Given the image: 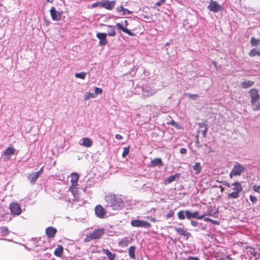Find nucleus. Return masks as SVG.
<instances>
[{"label": "nucleus", "mask_w": 260, "mask_h": 260, "mask_svg": "<svg viewBox=\"0 0 260 260\" xmlns=\"http://www.w3.org/2000/svg\"><path fill=\"white\" fill-rule=\"evenodd\" d=\"M107 207L112 208L113 210L121 209L123 206V202L120 196L114 194H108L105 198Z\"/></svg>", "instance_id": "f257e3e1"}, {"label": "nucleus", "mask_w": 260, "mask_h": 260, "mask_svg": "<svg viewBox=\"0 0 260 260\" xmlns=\"http://www.w3.org/2000/svg\"><path fill=\"white\" fill-rule=\"evenodd\" d=\"M246 168L239 163L234 165L233 169L230 173V177L232 178L233 176H240L245 172Z\"/></svg>", "instance_id": "f03ea898"}, {"label": "nucleus", "mask_w": 260, "mask_h": 260, "mask_svg": "<svg viewBox=\"0 0 260 260\" xmlns=\"http://www.w3.org/2000/svg\"><path fill=\"white\" fill-rule=\"evenodd\" d=\"M233 185H237V187L236 188V191L229 193L228 197L229 199H237L239 197V193L242 190L243 188L240 183L238 182L233 183Z\"/></svg>", "instance_id": "7ed1b4c3"}, {"label": "nucleus", "mask_w": 260, "mask_h": 260, "mask_svg": "<svg viewBox=\"0 0 260 260\" xmlns=\"http://www.w3.org/2000/svg\"><path fill=\"white\" fill-rule=\"evenodd\" d=\"M131 225L134 227H138V228H149L151 225L150 224L146 221H143L141 220H133L131 222Z\"/></svg>", "instance_id": "20e7f679"}, {"label": "nucleus", "mask_w": 260, "mask_h": 260, "mask_svg": "<svg viewBox=\"0 0 260 260\" xmlns=\"http://www.w3.org/2000/svg\"><path fill=\"white\" fill-rule=\"evenodd\" d=\"M105 234V230L104 229H99L95 230L92 233L90 234V238L94 239H101Z\"/></svg>", "instance_id": "39448f33"}, {"label": "nucleus", "mask_w": 260, "mask_h": 260, "mask_svg": "<svg viewBox=\"0 0 260 260\" xmlns=\"http://www.w3.org/2000/svg\"><path fill=\"white\" fill-rule=\"evenodd\" d=\"M116 1H109L108 0H104L99 2V5L108 10H112L115 6Z\"/></svg>", "instance_id": "423d86ee"}, {"label": "nucleus", "mask_w": 260, "mask_h": 260, "mask_svg": "<svg viewBox=\"0 0 260 260\" xmlns=\"http://www.w3.org/2000/svg\"><path fill=\"white\" fill-rule=\"evenodd\" d=\"M10 209L13 214L20 215L21 213V208L18 204L13 202L10 205Z\"/></svg>", "instance_id": "0eeeda50"}, {"label": "nucleus", "mask_w": 260, "mask_h": 260, "mask_svg": "<svg viewBox=\"0 0 260 260\" xmlns=\"http://www.w3.org/2000/svg\"><path fill=\"white\" fill-rule=\"evenodd\" d=\"M185 214L188 219H190L191 218L200 219L203 218L204 217V215H199V213L198 211L192 213L188 210H186L185 211Z\"/></svg>", "instance_id": "6e6552de"}, {"label": "nucleus", "mask_w": 260, "mask_h": 260, "mask_svg": "<svg viewBox=\"0 0 260 260\" xmlns=\"http://www.w3.org/2000/svg\"><path fill=\"white\" fill-rule=\"evenodd\" d=\"M95 213L98 217L103 218L105 217L106 212L102 206L97 205L95 208Z\"/></svg>", "instance_id": "1a4fd4ad"}, {"label": "nucleus", "mask_w": 260, "mask_h": 260, "mask_svg": "<svg viewBox=\"0 0 260 260\" xmlns=\"http://www.w3.org/2000/svg\"><path fill=\"white\" fill-rule=\"evenodd\" d=\"M15 149L13 147H8L6 149L3 155V158L4 161H7L11 156L14 153Z\"/></svg>", "instance_id": "9d476101"}, {"label": "nucleus", "mask_w": 260, "mask_h": 260, "mask_svg": "<svg viewBox=\"0 0 260 260\" xmlns=\"http://www.w3.org/2000/svg\"><path fill=\"white\" fill-rule=\"evenodd\" d=\"M208 9L211 11L217 12L221 10V6L216 2L211 1Z\"/></svg>", "instance_id": "9b49d317"}, {"label": "nucleus", "mask_w": 260, "mask_h": 260, "mask_svg": "<svg viewBox=\"0 0 260 260\" xmlns=\"http://www.w3.org/2000/svg\"><path fill=\"white\" fill-rule=\"evenodd\" d=\"M51 17L54 20H59L61 18V13L56 10L54 7H52L50 10Z\"/></svg>", "instance_id": "f8f14e48"}, {"label": "nucleus", "mask_w": 260, "mask_h": 260, "mask_svg": "<svg viewBox=\"0 0 260 260\" xmlns=\"http://www.w3.org/2000/svg\"><path fill=\"white\" fill-rule=\"evenodd\" d=\"M96 37L100 40L99 44L101 46H104L107 43V34L106 33H98Z\"/></svg>", "instance_id": "ddd939ff"}, {"label": "nucleus", "mask_w": 260, "mask_h": 260, "mask_svg": "<svg viewBox=\"0 0 260 260\" xmlns=\"http://www.w3.org/2000/svg\"><path fill=\"white\" fill-rule=\"evenodd\" d=\"M249 94L251 97V101L259 100L260 99V95L258 93V90L255 88L250 89L249 90Z\"/></svg>", "instance_id": "4468645a"}, {"label": "nucleus", "mask_w": 260, "mask_h": 260, "mask_svg": "<svg viewBox=\"0 0 260 260\" xmlns=\"http://www.w3.org/2000/svg\"><path fill=\"white\" fill-rule=\"evenodd\" d=\"M56 229L52 227H48L46 229V234L49 238H53L56 233Z\"/></svg>", "instance_id": "2eb2a0df"}, {"label": "nucleus", "mask_w": 260, "mask_h": 260, "mask_svg": "<svg viewBox=\"0 0 260 260\" xmlns=\"http://www.w3.org/2000/svg\"><path fill=\"white\" fill-rule=\"evenodd\" d=\"M71 182L73 185H78V181L79 179V175L76 173L71 174Z\"/></svg>", "instance_id": "dca6fc26"}, {"label": "nucleus", "mask_w": 260, "mask_h": 260, "mask_svg": "<svg viewBox=\"0 0 260 260\" xmlns=\"http://www.w3.org/2000/svg\"><path fill=\"white\" fill-rule=\"evenodd\" d=\"M81 145L86 147H90L92 145V141L89 138H84L82 139V143Z\"/></svg>", "instance_id": "f3484780"}, {"label": "nucleus", "mask_w": 260, "mask_h": 260, "mask_svg": "<svg viewBox=\"0 0 260 260\" xmlns=\"http://www.w3.org/2000/svg\"><path fill=\"white\" fill-rule=\"evenodd\" d=\"M38 174L36 173H32L29 174L27 176L28 179L31 183H34L39 178Z\"/></svg>", "instance_id": "a211bd4d"}, {"label": "nucleus", "mask_w": 260, "mask_h": 260, "mask_svg": "<svg viewBox=\"0 0 260 260\" xmlns=\"http://www.w3.org/2000/svg\"><path fill=\"white\" fill-rule=\"evenodd\" d=\"M152 166H162L163 165L162 161L160 158H156L151 161Z\"/></svg>", "instance_id": "6ab92c4d"}, {"label": "nucleus", "mask_w": 260, "mask_h": 260, "mask_svg": "<svg viewBox=\"0 0 260 260\" xmlns=\"http://www.w3.org/2000/svg\"><path fill=\"white\" fill-rule=\"evenodd\" d=\"M103 253L106 254L110 260H113L115 257L114 253H111L108 249H103L102 250Z\"/></svg>", "instance_id": "aec40b11"}, {"label": "nucleus", "mask_w": 260, "mask_h": 260, "mask_svg": "<svg viewBox=\"0 0 260 260\" xmlns=\"http://www.w3.org/2000/svg\"><path fill=\"white\" fill-rule=\"evenodd\" d=\"M155 92L151 89H143L142 96L147 98L151 96L154 94Z\"/></svg>", "instance_id": "412c9836"}, {"label": "nucleus", "mask_w": 260, "mask_h": 260, "mask_svg": "<svg viewBox=\"0 0 260 260\" xmlns=\"http://www.w3.org/2000/svg\"><path fill=\"white\" fill-rule=\"evenodd\" d=\"M254 82L250 80H245L241 83L242 88H246L253 85Z\"/></svg>", "instance_id": "4be33fe9"}, {"label": "nucleus", "mask_w": 260, "mask_h": 260, "mask_svg": "<svg viewBox=\"0 0 260 260\" xmlns=\"http://www.w3.org/2000/svg\"><path fill=\"white\" fill-rule=\"evenodd\" d=\"M251 103L252 105V109L253 110H260V103L258 100H254V101H251Z\"/></svg>", "instance_id": "5701e85b"}, {"label": "nucleus", "mask_w": 260, "mask_h": 260, "mask_svg": "<svg viewBox=\"0 0 260 260\" xmlns=\"http://www.w3.org/2000/svg\"><path fill=\"white\" fill-rule=\"evenodd\" d=\"M63 247L59 245L54 250V253L57 256H60L63 252Z\"/></svg>", "instance_id": "b1692460"}, {"label": "nucleus", "mask_w": 260, "mask_h": 260, "mask_svg": "<svg viewBox=\"0 0 260 260\" xmlns=\"http://www.w3.org/2000/svg\"><path fill=\"white\" fill-rule=\"evenodd\" d=\"M174 230L176 232H177L178 233H179V234H180L181 235L188 236V235H190L189 233L186 232L184 230V229L182 228H175Z\"/></svg>", "instance_id": "393cba45"}, {"label": "nucleus", "mask_w": 260, "mask_h": 260, "mask_svg": "<svg viewBox=\"0 0 260 260\" xmlns=\"http://www.w3.org/2000/svg\"><path fill=\"white\" fill-rule=\"evenodd\" d=\"M179 174H176L174 175L169 176L166 180V181L168 183H170L176 180V178H178L179 176Z\"/></svg>", "instance_id": "a878e982"}, {"label": "nucleus", "mask_w": 260, "mask_h": 260, "mask_svg": "<svg viewBox=\"0 0 260 260\" xmlns=\"http://www.w3.org/2000/svg\"><path fill=\"white\" fill-rule=\"evenodd\" d=\"M135 249H136V247L134 246H131L128 248V254H129V257L131 258H135Z\"/></svg>", "instance_id": "bb28decb"}, {"label": "nucleus", "mask_w": 260, "mask_h": 260, "mask_svg": "<svg viewBox=\"0 0 260 260\" xmlns=\"http://www.w3.org/2000/svg\"><path fill=\"white\" fill-rule=\"evenodd\" d=\"M193 169L196 171V174H199L201 172V168L199 162H196L195 165L192 167Z\"/></svg>", "instance_id": "cd10ccee"}, {"label": "nucleus", "mask_w": 260, "mask_h": 260, "mask_svg": "<svg viewBox=\"0 0 260 260\" xmlns=\"http://www.w3.org/2000/svg\"><path fill=\"white\" fill-rule=\"evenodd\" d=\"M250 43L253 46H257L260 44V39H256L254 37H252L251 38Z\"/></svg>", "instance_id": "c85d7f7f"}, {"label": "nucleus", "mask_w": 260, "mask_h": 260, "mask_svg": "<svg viewBox=\"0 0 260 260\" xmlns=\"http://www.w3.org/2000/svg\"><path fill=\"white\" fill-rule=\"evenodd\" d=\"M109 27L111 28V29L108 31V34L110 36L114 37L116 35V32L114 30V26L109 25Z\"/></svg>", "instance_id": "c756f323"}, {"label": "nucleus", "mask_w": 260, "mask_h": 260, "mask_svg": "<svg viewBox=\"0 0 260 260\" xmlns=\"http://www.w3.org/2000/svg\"><path fill=\"white\" fill-rule=\"evenodd\" d=\"M94 98V94L91 92H86L84 94V100H87L90 98Z\"/></svg>", "instance_id": "7c9ffc66"}, {"label": "nucleus", "mask_w": 260, "mask_h": 260, "mask_svg": "<svg viewBox=\"0 0 260 260\" xmlns=\"http://www.w3.org/2000/svg\"><path fill=\"white\" fill-rule=\"evenodd\" d=\"M86 73L85 72H81L79 73H76L75 77L77 78H80L81 79H84L85 78Z\"/></svg>", "instance_id": "2f4dec72"}, {"label": "nucleus", "mask_w": 260, "mask_h": 260, "mask_svg": "<svg viewBox=\"0 0 260 260\" xmlns=\"http://www.w3.org/2000/svg\"><path fill=\"white\" fill-rule=\"evenodd\" d=\"M77 185H72L69 188V190L74 194L75 195L77 193Z\"/></svg>", "instance_id": "473e14b6"}, {"label": "nucleus", "mask_w": 260, "mask_h": 260, "mask_svg": "<svg viewBox=\"0 0 260 260\" xmlns=\"http://www.w3.org/2000/svg\"><path fill=\"white\" fill-rule=\"evenodd\" d=\"M0 231L3 235H7L9 233V230L7 227L1 228Z\"/></svg>", "instance_id": "72a5a7b5"}, {"label": "nucleus", "mask_w": 260, "mask_h": 260, "mask_svg": "<svg viewBox=\"0 0 260 260\" xmlns=\"http://www.w3.org/2000/svg\"><path fill=\"white\" fill-rule=\"evenodd\" d=\"M185 212L183 210L180 211L178 212V218L180 219H185V216H184Z\"/></svg>", "instance_id": "f704fd0d"}, {"label": "nucleus", "mask_w": 260, "mask_h": 260, "mask_svg": "<svg viewBox=\"0 0 260 260\" xmlns=\"http://www.w3.org/2000/svg\"><path fill=\"white\" fill-rule=\"evenodd\" d=\"M129 149V147H124L123 148V151L122 154L123 157H125L128 154Z\"/></svg>", "instance_id": "c9c22d12"}, {"label": "nucleus", "mask_w": 260, "mask_h": 260, "mask_svg": "<svg viewBox=\"0 0 260 260\" xmlns=\"http://www.w3.org/2000/svg\"><path fill=\"white\" fill-rule=\"evenodd\" d=\"M249 55L250 56L253 57L257 55V49H253L249 52Z\"/></svg>", "instance_id": "e433bc0d"}, {"label": "nucleus", "mask_w": 260, "mask_h": 260, "mask_svg": "<svg viewBox=\"0 0 260 260\" xmlns=\"http://www.w3.org/2000/svg\"><path fill=\"white\" fill-rule=\"evenodd\" d=\"M187 95L190 99L196 100L198 98V95L196 94L187 93Z\"/></svg>", "instance_id": "4c0bfd02"}, {"label": "nucleus", "mask_w": 260, "mask_h": 260, "mask_svg": "<svg viewBox=\"0 0 260 260\" xmlns=\"http://www.w3.org/2000/svg\"><path fill=\"white\" fill-rule=\"evenodd\" d=\"M122 31L124 32L125 33L128 34L130 36H133L134 35V34L131 31L127 28H124Z\"/></svg>", "instance_id": "58836bf2"}, {"label": "nucleus", "mask_w": 260, "mask_h": 260, "mask_svg": "<svg viewBox=\"0 0 260 260\" xmlns=\"http://www.w3.org/2000/svg\"><path fill=\"white\" fill-rule=\"evenodd\" d=\"M103 92V90L100 88H98V87H95V94H101Z\"/></svg>", "instance_id": "ea45409f"}, {"label": "nucleus", "mask_w": 260, "mask_h": 260, "mask_svg": "<svg viewBox=\"0 0 260 260\" xmlns=\"http://www.w3.org/2000/svg\"><path fill=\"white\" fill-rule=\"evenodd\" d=\"M253 189L255 192H260V185H254L253 186Z\"/></svg>", "instance_id": "a19ab883"}, {"label": "nucleus", "mask_w": 260, "mask_h": 260, "mask_svg": "<svg viewBox=\"0 0 260 260\" xmlns=\"http://www.w3.org/2000/svg\"><path fill=\"white\" fill-rule=\"evenodd\" d=\"M198 125H199L200 128H205L206 127H208V125L207 124H206L205 123H204V122H200V123H198Z\"/></svg>", "instance_id": "79ce46f5"}, {"label": "nucleus", "mask_w": 260, "mask_h": 260, "mask_svg": "<svg viewBox=\"0 0 260 260\" xmlns=\"http://www.w3.org/2000/svg\"><path fill=\"white\" fill-rule=\"evenodd\" d=\"M249 198L251 202H252L253 203H256L257 200V198L251 195L250 196Z\"/></svg>", "instance_id": "37998d69"}, {"label": "nucleus", "mask_w": 260, "mask_h": 260, "mask_svg": "<svg viewBox=\"0 0 260 260\" xmlns=\"http://www.w3.org/2000/svg\"><path fill=\"white\" fill-rule=\"evenodd\" d=\"M174 215V212L172 210H170L166 215L167 218L171 217Z\"/></svg>", "instance_id": "c03bdc74"}, {"label": "nucleus", "mask_w": 260, "mask_h": 260, "mask_svg": "<svg viewBox=\"0 0 260 260\" xmlns=\"http://www.w3.org/2000/svg\"><path fill=\"white\" fill-rule=\"evenodd\" d=\"M116 27H117V28L118 29H120L121 30H123V29H124V27L122 26V25L120 23H117L116 24Z\"/></svg>", "instance_id": "a18cd8bd"}, {"label": "nucleus", "mask_w": 260, "mask_h": 260, "mask_svg": "<svg viewBox=\"0 0 260 260\" xmlns=\"http://www.w3.org/2000/svg\"><path fill=\"white\" fill-rule=\"evenodd\" d=\"M131 13V12H130L127 9L124 8L123 10V12L122 13V15H128V14H130Z\"/></svg>", "instance_id": "49530a36"}, {"label": "nucleus", "mask_w": 260, "mask_h": 260, "mask_svg": "<svg viewBox=\"0 0 260 260\" xmlns=\"http://www.w3.org/2000/svg\"><path fill=\"white\" fill-rule=\"evenodd\" d=\"M208 129V127H206V128H204V129L202 132V135H203V137H204V138L206 137V134H207Z\"/></svg>", "instance_id": "de8ad7c7"}, {"label": "nucleus", "mask_w": 260, "mask_h": 260, "mask_svg": "<svg viewBox=\"0 0 260 260\" xmlns=\"http://www.w3.org/2000/svg\"><path fill=\"white\" fill-rule=\"evenodd\" d=\"M124 8L122 6H120L119 7H117L116 10L118 12L120 13L123 12Z\"/></svg>", "instance_id": "09e8293b"}, {"label": "nucleus", "mask_w": 260, "mask_h": 260, "mask_svg": "<svg viewBox=\"0 0 260 260\" xmlns=\"http://www.w3.org/2000/svg\"><path fill=\"white\" fill-rule=\"evenodd\" d=\"M186 260H200L197 257L188 256Z\"/></svg>", "instance_id": "8fccbe9b"}, {"label": "nucleus", "mask_w": 260, "mask_h": 260, "mask_svg": "<svg viewBox=\"0 0 260 260\" xmlns=\"http://www.w3.org/2000/svg\"><path fill=\"white\" fill-rule=\"evenodd\" d=\"M92 240V239L90 238V234L87 235L86 237L84 239V242H88L90 241V240Z\"/></svg>", "instance_id": "3c124183"}, {"label": "nucleus", "mask_w": 260, "mask_h": 260, "mask_svg": "<svg viewBox=\"0 0 260 260\" xmlns=\"http://www.w3.org/2000/svg\"><path fill=\"white\" fill-rule=\"evenodd\" d=\"M166 0H160L156 3V5L158 6H161L162 4L165 3Z\"/></svg>", "instance_id": "603ef678"}, {"label": "nucleus", "mask_w": 260, "mask_h": 260, "mask_svg": "<svg viewBox=\"0 0 260 260\" xmlns=\"http://www.w3.org/2000/svg\"><path fill=\"white\" fill-rule=\"evenodd\" d=\"M191 224L193 226H197L198 225V222L194 220L191 221Z\"/></svg>", "instance_id": "864d4df0"}, {"label": "nucleus", "mask_w": 260, "mask_h": 260, "mask_svg": "<svg viewBox=\"0 0 260 260\" xmlns=\"http://www.w3.org/2000/svg\"><path fill=\"white\" fill-rule=\"evenodd\" d=\"M186 149L185 148H182L180 149V152L181 154H185L186 153Z\"/></svg>", "instance_id": "5fc2aeb1"}, {"label": "nucleus", "mask_w": 260, "mask_h": 260, "mask_svg": "<svg viewBox=\"0 0 260 260\" xmlns=\"http://www.w3.org/2000/svg\"><path fill=\"white\" fill-rule=\"evenodd\" d=\"M204 220H205V221H211V222H214V223H217V221H214V220H212V219H210V218H205L204 219Z\"/></svg>", "instance_id": "6e6d98bb"}, {"label": "nucleus", "mask_w": 260, "mask_h": 260, "mask_svg": "<svg viewBox=\"0 0 260 260\" xmlns=\"http://www.w3.org/2000/svg\"><path fill=\"white\" fill-rule=\"evenodd\" d=\"M43 167H42L40 171L36 172L37 174H38V175L40 176V175H41L43 173Z\"/></svg>", "instance_id": "4d7b16f0"}, {"label": "nucleus", "mask_w": 260, "mask_h": 260, "mask_svg": "<svg viewBox=\"0 0 260 260\" xmlns=\"http://www.w3.org/2000/svg\"><path fill=\"white\" fill-rule=\"evenodd\" d=\"M115 137L118 140H120L122 138V136L119 134H116L115 135Z\"/></svg>", "instance_id": "13d9d810"}, {"label": "nucleus", "mask_w": 260, "mask_h": 260, "mask_svg": "<svg viewBox=\"0 0 260 260\" xmlns=\"http://www.w3.org/2000/svg\"><path fill=\"white\" fill-rule=\"evenodd\" d=\"M223 185H225V186H228L229 187H231V186H232V184H230V183H228V182H224L223 183Z\"/></svg>", "instance_id": "bf43d9fd"}, {"label": "nucleus", "mask_w": 260, "mask_h": 260, "mask_svg": "<svg viewBox=\"0 0 260 260\" xmlns=\"http://www.w3.org/2000/svg\"><path fill=\"white\" fill-rule=\"evenodd\" d=\"M257 56H260V48L257 49Z\"/></svg>", "instance_id": "052dcab7"}, {"label": "nucleus", "mask_w": 260, "mask_h": 260, "mask_svg": "<svg viewBox=\"0 0 260 260\" xmlns=\"http://www.w3.org/2000/svg\"><path fill=\"white\" fill-rule=\"evenodd\" d=\"M100 6V5H99V2H98V3H94V4H93L92 5V6H93V7H95V6Z\"/></svg>", "instance_id": "680f3d73"}, {"label": "nucleus", "mask_w": 260, "mask_h": 260, "mask_svg": "<svg viewBox=\"0 0 260 260\" xmlns=\"http://www.w3.org/2000/svg\"><path fill=\"white\" fill-rule=\"evenodd\" d=\"M232 185H233V186H235V187H234V188H233V190H234V191H236V187H237V185H233V184H232Z\"/></svg>", "instance_id": "e2e57ef3"}, {"label": "nucleus", "mask_w": 260, "mask_h": 260, "mask_svg": "<svg viewBox=\"0 0 260 260\" xmlns=\"http://www.w3.org/2000/svg\"><path fill=\"white\" fill-rule=\"evenodd\" d=\"M251 254H253V255H255V252L254 251V250H253V252H251Z\"/></svg>", "instance_id": "0e129e2a"}, {"label": "nucleus", "mask_w": 260, "mask_h": 260, "mask_svg": "<svg viewBox=\"0 0 260 260\" xmlns=\"http://www.w3.org/2000/svg\"><path fill=\"white\" fill-rule=\"evenodd\" d=\"M151 220H152L153 221H155V218H151Z\"/></svg>", "instance_id": "69168bd1"}, {"label": "nucleus", "mask_w": 260, "mask_h": 260, "mask_svg": "<svg viewBox=\"0 0 260 260\" xmlns=\"http://www.w3.org/2000/svg\"><path fill=\"white\" fill-rule=\"evenodd\" d=\"M48 2L52 3L53 0H47Z\"/></svg>", "instance_id": "338daca9"}]
</instances>
